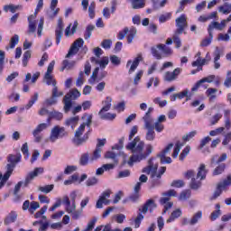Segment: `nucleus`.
I'll list each match as a JSON object with an SVG mask.
<instances>
[{
	"instance_id": "29",
	"label": "nucleus",
	"mask_w": 231,
	"mask_h": 231,
	"mask_svg": "<svg viewBox=\"0 0 231 231\" xmlns=\"http://www.w3.org/2000/svg\"><path fill=\"white\" fill-rule=\"evenodd\" d=\"M44 84H47V86H57V81L55 79H53V76L51 74H45L43 78Z\"/></svg>"
},
{
	"instance_id": "30",
	"label": "nucleus",
	"mask_w": 231,
	"mask_h": 231,
	"mask_svg": "<svg viewBox=\"0 0 231 231\" xmlns=\"http://www.w3.org/2000/svg\"><path fill=\"white\" fill-rule=\"evenodd\" d=\"M146 135H145V140L147 142H154L156 138V133L154 132V128H146Z\"/></svg>"
},
{
	"instance_id": "19",
	"label": "nucleus",
	"mask_w": 231,
	"mask_h": 231,
	"mask_svg": "<svg viewBox=\"0 0 231 231\" xmlns=\"http://www.w3.org/2000/svg\"><path fill=\"white\" fill-rule=\"evenodd\" d=\"M160 203L161 205H164V209L162 211V214H167V210H169L170 208H172V205H174V203L171 202V198L169 197H162L160 199Z\"/></svg>"
},
{
	"instance_id": "2",
	"label": "nucleus",
	"mask_w": 231,
	"mask_h": 231,
	"mask_svg": "<svg viewBox=\"0 0 231 231\" xmlns=\"http://www.w3.org/2000/svg\"><path fill=\"white\" fill-rule=\"evenodd\" d=\"M158 171V162H154V158H151L148 161V165L144 167L142 171L144 174H151L152 178V189H154V187H158L160 185V179L163 174H165V171H167L166 167H162L159 173H157Z\"/></svg>"
},
{
	"instance_id": "36",
	"label": "nucleus",
	"mask_w": 231,
	"mask_h": 231,
	"mask_svg": "<svg viewBox=\"0 0 231 231\" xmlns=\"http://www.w3.org/2000/svg\"><path fill=\"white\" fill-rule=\"evenodd\" d=\"M145 6V0H133L132 7L134 10H139V8H143Z\"/></svg>"
},
{
	"instance_id": "13",
	"label": "nucleus",
	"mask_w": 231,
	"mask_h": 231,
	"mask_svg": "<svg viewBox=\"0 0 231 231\" xmlns=\"http://www.w3.org/2000/svg\"><path fill=\"white\" fill-rule=\"evenodd\" d=\"M143 60V57H142V54H138L137 57L134 60H128L126 63V68H129L128 73L129 75H132V73H134L136 71V68L140 66V62Z\"/></svg>"
},
{
	"instance_id": "61",
	"label": "nucleus",
	"mask_w": 231,
	"mask_h": 231,
	"mask_svg": "<svg viewBox=\"0 0 231 231\" xmlns=\"http://www.w3.org/2000/svg\"><path fill=\"white\" fill-rule=\"evenodd\" d=\"M64 95V92L59 91V88H57V85L53 87L51 91V96L59 98V97H62Z\"/></svg>"
},
{
	"instance_id": "18",
	"label": "nucleus",
	"mask_w": 231,
	"mask_h": 231,
	"mask_svg": "<svg viewBox=\"0 0 231 231\" xmlns=\"http://www.w3.org/2000/svg\"><path fill=\"white\" fill-rule=\"evenodd\" d=\"M57 5H59V0H51V11L47 13V15L50 19H53V17H56L57 14H59L60 9L57 8Z\"/></svg>"
},
{
	"instance_id": "39",
	"label": "nucleus",
	"mask_w": 231,
	"mask_h": 231,
	"mask_svg": "<svg viewBox=\"0 0 231 231\" xmlns=\"http://www.w3.org/2000/svg\"><path fill=\"white\" fill-rule=\"evenodd\" d=\"M225 163L219 164L217 168L214 169L213 171V176H219V174H223L225 172L226 169Z\"/></svg>"
},
{
	"instance_id": "11",
	"label": "nucleus",
	"mask_w": 231,
	"mask_h": 231,
	"mask_svg": "<svg viewBox=\"0 0 231 231\" xmlns=\"http://www.w3.org/2000/svg\"><path fill=\"white\" fill-rule=\"evenodd\" d=\"M177 30L174 33H183L185 28L189 26L187 23V16L185 14H181L179 18L175 20Z\"/></svg>"
},
{
	"instance_id": "41",
	"label": "nucleus",
	"mask_w": 231,
	"mask_h": 231,
	"mask_svg": "<svg viewBox=\"0 0 231 231\" xmlns=\"http://www.w3.org/2000/svg\"><path fill=\"white\" fill-rule=\"evenodd\" d=\"M158 45L153 46L151 48V51H152V55L157 59V60H162V53L160 52V51H158Z\"/></svg>"
},
{
	"instance_id": "23",
	"label": "nucleus",
	"mask_w": 231,
	"mask_h": 231,
	"mask_svg": "<svg viewBox=\"0 0 231 231\" xmlns=\"http://www.w3.org/2000/svg\"><path fill=\"white\" fill-rule=\"evenodd\" d=\"M64 118V115L60 112L53 110L52 112L49 113V118L47 119V122H51V120H62Z\"/></svg>"
},
{
	"instance_id": "55",
	"label": "nucleus",
	"mask_w": 231,
	"mask_h": 231,
	"mask_svg": "<svg viewBox=\"0 0 231 231\" xmlns=\"http://www.w3.org/2000/svg\"><path fill=\"white\" fill-rule=\"evenodd\" d=\"M196 134H198L197 131L189 132V133L186 134L185 135H183L182 140L184 142H189V141L192 140V138H194V136H196Z\"/></svg>"
},
{
	"instance_id": "62",
	"label": "nucleus",
	"mask_w": 231,
	"mask_h": 231,
	"mask_svg": "<svg viewBox=\"0 0 231 231\" xmlns=\"http://www.w3.org/2000/svg\"><path fill=\"white\" fill-rule=\"evenodd\" d=\"M171 17H172V14L171 13H166L164 14H162L159 17V22L160 23H167V21H170Z\"/></svg>"
},
{
	"instance_id": "35",
	"label": "nucleus",
	"mask_w": 231,
	"mask_h": 231,
	"mask_svg": "<svg viewBox=\"0 0 231 231\" xmlns=\"http://www.w3.org/2000/svg\"><path fill=\"white\" fill-rule=\"evenodd\" d=\"M181 216V209H176L171 215V217L166 220V223H172L174 219H178Z\"/></svg>"
},
{
	"instance_id": "27",
	"label": "nucleus",
	"mask_w": 231,
	"mask_h": 231,
	"mask_svg": "<svg viewBox=\"0 0 231 231\" xmlns=\"http://www.w3.org/2000/svg\"><path fill=\"white\" fill-rule=\"evenodd\" d=\"M77 124H79V116L69 117L65 120V125L67 127H71V129H75V127H77Z\"/></svg>"
},
{
	"instance_id": "14",
	"label": "nucleus",
	"mask_w": 231,
	"mask_h": 231,
	"mask_svg": "<svg viewBox=\"0 0 231 231\" xmlns=\"http://www.w3.org/2000/svg\"><path fill=\"white\" fill-rule=\"evenodd\" d=\"M106 139H97V143L96 145V149L93 152L92 157H91V161L95 162L97 160H98L102 154V147H104V145H106Z\"/></svg>"
},
{
	"instance_id": "20",
	"label": "nucleus",
	"mask_w": 231,
	"mask_h": 231,
	"mask_svg": "<svg viewBox=\"0 0 231 231\" xmlns=\"http://www.w3.org/2000/svg\"><path fill=\"white\" fill-rule=\"evenodd\" d=\"M214 55V68L215 69H219L221 68V63H219V59H221V49L219 47H216Z\"/></svg>"
},
{
	"instance_id": "34",
	"label": "nucleus",
	"mask_w": 231,
	"mask_h": 231,
	"mask_svg": "<svg viewBox=\"0 0 231 231\" xmlns=\"http://www.w3.org/2000/svg\"><path fill=\"white\" fill-rule=\"evenodd\" d=\"M157 48L159 50H162V53L164 55H172V49H171L170 47H167V45L165 44H157Z\"/></svg>"
},
{
	"instance_id": "44",
	"label": "nucleus",
	"mask_w": 231,
	"mask_h": 231,
	"mask_svg": "<svg viewBox=\"0 0 231 231\" xmlns=\"http://www.w3.org/2000/svg\"><path fill=\"white\" fill-rule=\"evenodd\" d=\"M181 33L174 32L172 36V41L176 44V48H181V39H180V36Z\"/></svg>"
},
{
	"instance_id": "38",
	"label": "nucleus",
	"mask_w": 231,
	"mask_h": 231,
	"mask_svg": "<svg viewBox=\"0 0 231 231\" xmlns=\"http://www.w3.org/2000/svg\"><path fill=\"white\" fill-rule=\"evenodd\" d=\"M75 66V61H69L68 60H63L62 67L60 69V71H64V69H71Z\"/></svg>"
},
{
	"instance_id": "53",
	"label": "nucleus",
	"mask_w": 231,
	"mask_h": 231,
	"mask_svg": "<svg viewBox=\"0 0 231 231\" xmlns=\"http://www.w3.org/2000/svg\"><path fill=\"white\" fill-rule=\"evenodd\" d=\"M37 208H41V205L39 204V202L32 201L30 204L29 212L31 214H34V212H35V210H37Z\"/></svg>"
},
{
	"instance_id": "48",
	"label": "nucleus",
	"mask_w": 231,
	"mask_h": 231,
	"mask_svg": "<svg viewBox=\"0 0 231 231\" xmlns=\"http://www.w3.org/2000/svg\"><path fill=\"white\" fill-rule=\"evenodd\" d=\"M201 187V180H196V178L191 179L190 188L193 190H198Z\"/></svg>"
},
{
	"instance_id": "64",
	"label": "nucleus",
	"mask_w": 231,
	"mask_h": 231,
	"mask_svg": "<svg viewBox=\"0 0 231 231\" xmlns=\"http://www.w3.org/2000/svg\"><path fill=\"white\" fill-rule=\"evenodd\" d=\"M224 86L226 88H231V70H228L226 73V80L224 82Z\"/></svg>"
},
{
	"instance_id": "4",
	"label": "nucleus",
	"mask_w": 231,
	"mask_h": 231,
	"mask_svg": "<svg viewBox=\"0 0 231 231\" xmlns=\"http://www.w3.org/2000/svg\"><path fill=\"white\" fill-rule=\"evenodd\" d=\"M156 208V204L154 203V200L149 199L144 205H143L142 208H139V213L137 217L134 219V227L140 228V224L142 223V220L143 219V215L147 212V210H150V212H152V209Z\"/></svg>"
},
{
	"instance_id": "24",
	"label": "nucleus",
	"mask_w": 231,
	"mask_h": 231,
	"mask_svg": "<svg viewBox=\"0 0 231 231\" xmlns=\"http://www.w3.org/2000/svg\"><path fill=\"white\" fill-rule=\"evenodd\" d=\"M110 196L111 190L104 191L102 195L99 197L98 200L97 201L96 208H102V201H104V199H107V198H110Z\"/></svg>"
},
{
	"instance_id": "43",
	"label": "nucleus",
	"mask_w": 231,
	"mask_h": 231,
	"mask_svg": "<svg viewBox=\"0 0 231 231\" xmlns=\"http://www.w3.org/2000/svg\"><path fill=\"white\" fill-rule=\"evenodd\" d=\"M135 35H136V28L132 27L130 30H128V36H127L128 44H131V42H133V39H134Z\"/></svg>"
},
{
	"instance_id": "52",
	"label": "nucleus",
	"mask_w": 231,
	"mask_h": 231,
	"mask_svg": "<svg viewBox=\"0 0 231 231\" xmlns=\"http://www.w3.org/2000/svg\"><path fill=\"white\" fill-rule=\"evenodd\" d=\"M93 30H95V25H91V24L88 25L85 34H84V38L86 40L91 39V33H92Z\"/></svg>"
},
{
	"instance_id": "32",
	"label": "nucleus",
	"mask_w": 231,
	"mask_h": 231,
	"mask_svg": "<svg viewBox=\"0 0 231 231\" xmlns=\"http://www.w3.org/2000/svg\"><path fill=\"white\" fill-rule=\"evenodd\" d=\"M54 187L55 185L53 184L40 186L38 187V190H40V192H43V194H50V192L53 190Z\"/></svg>"
},
{
	"instance_id": "1",
	"label": "nucleus",
	"mask_w": 231,
	"mask_h": 231,
	"mask_svg": "<svg viewBox=\"0 0 231 231\" xmlns=\"http://www.w3.org/2000/svg\"><path fill=\"white\" fill-rule=\"evenodd\" d=\"M127 151L132 152V156L129 158L127 164L133 167L134 163L146 160L147 156L152 153L153 147L152 144H147L145 147V143L136 136L132 139L125 146Z\"/></svg>"
},
{
	"instance_id": "22",
	"label": "nucleus",
	"mask_w": 231,
	"mask_h": 231,
	"mask_svg": "<svg viewBox=\"0 0 231 231\" xmlns=\"http://www.w3.org/2000/svg\"><path fill=\"white\" fill-rule=\"evenodd\" d=\"M207 172L208 171H207L205 164H203V163L200 164V166L198 169L196 180H200V181L205 180V178H207Z\"/></svg>"
},
{
	"instance_id": "6",
	"label": "nucleus",
	"mask_w": 231,
	"mask_h": 231,
	"mask_svg": "<svg viewBox=\"0 0 231 231\" xmlns=\"http://www.w3.org/2000/svg\"><path fill=\"white\" fill-rule=\"evenodd\" d=\"M68 131L64 126H60L59 125L53 126L51 130V134L49 136V142L51 143H55L57 140H62V138H67Z\"/></svg>"
},
{
	"instance_id": "16",
	"label": "nucleus",
	"mask_w": 231,
	"mask_h": 231,
	"mask_svg": "<svg viewBox=\"0 0 231 231\" xmlns=\"http://www.w3.org/2000/svg\"><path fill=\"white\" fill-rule=\"evenodd\" d=\"M225 28H226V24H225V22H223V20L220 23L211 22L208 27L209 37H212V32H214V30H218L219 32H223Z\"/></svg>"
},
{
	"instance_id": "26",
	"label": "nucleus",
	"mask_w": 231,
	"mask_h": 231,
	"mask_svg": "<svg viewBox=\"0 0 231 231\" xmlns=\"http://www.w3.org/2000/svg\"><path fill=\"white\" fill-rule=\"evenodd\" d=\"M17 221V212L11 211L5 219V225H10L11 223H15Z\"/></svg>"
},
{
	"instance_id": "7",
	"label": "nucleus",
	"mask_w": 231,
	"mask_h": 231,
	"mask_svg": "<svg viewBox=\"0 0 231 231\" xmlns=\"http://www.w3.org/2000/svg\"><path fill=\"white\" fill-rule=\"evenodd\" d=\"M80 91L77 88H73L69 90V92L63 98V109L65 113H69L71 107L73 106V102L71 100H77V98L80 97Z\"/></svg>"
},
{
	"instance_id": "21",
	"label": "nucleus",
	"mask_w": 231,
	"mask_h": 231,
	"mask_svg": "<svg viewBox=\"0 0 231 231\" xmlns=\"http://www.w3.org/2000/svg\"><path fill=\"white\" fill-rule=\"evenodd\" d=\"M144 122V129H154V119L152 116H144L143 117Z\"/></svg>"
},
{
	"instance_id": "9",
	"label": "nucleus",
	"mask_w": 231,
	"mask_h": 231,
	"mask_svg": "<svg viewBox=\"0 0 231 231\" xmlns=\"http://www.w3.org/2000/svg\"><path fill=\"white\" fill-rule=\"evenodd\" d=\"M22 155L21 153H17L16 155L10 154L7 157L8 163L6 164V172L9 174H12L14 172V169H15V166L19 162H21Z\"/></svg>"
},
{
	"instance_id": "54",
	"label": "nucleus",
	"mask_w": 231,
	"mask_h": 231,
	"mask_svg": "<svg viewBox=\"0 0 231 231\" xmlns=\"http://www.w3.org/2000/svg\"><path fill=\"white\" fill-rule=\"evenodd\" d=\"M84 85V72L80 71L76 80V86L81 88Z\"/></svg>"
},
{
	"instance_id": "57",
	"label": "nucleus",
	"mask_w": 231,
	"mask_h": 231,
	"mask_svg": "<svg viewBox=\"0 0 231 231\" xmlns=\"http://www.w3.org/2000/svg\"><path fill=\"white\" fill-rule=\"evenodd\" d=\"M171 187H175V189H181V187H185V182L182 180H176L171 182Z\"/></svg>"
},
{
	"instance_id": "50",
	"label": "nucleus",
	"mask_w": 231,
	"mask_h": 231,
	"mask_svg": "<svg viewBox=\"0 0 231 231\" xmlns=\"http://www.w3.org/2000/svg\"><path fill=\"white\" fill-rule=\"evenodd\" d=\"M88 163H89V154L84 153L79 159V164L82 166H86L88 165Z\"/></svg>"
},
{
	"instance_id": "3",
	"label": "nucleus",
	"mask_w": 231,
	"mask_h": 231,
	"mask_svg": "<svg viewBox=\"0 0 231 231\" xmlns=\"http://www.w3.org/2000/svg\"><path fill=\"white\" fill-rule=\"evenodd\" d=\"M93 120V116H88V119L85 123L80 125V126L76 130L74 138L72 139V143L74 145H77L78 147L80 145H83V143H86L88 140H89V132H87L84 134V131H86V125L87 127H89L91 125ZM82 134H84L82 136Z\"/></svg>"
},
{
	"instance_id": "58",
	"label": "nucleus",
	"mask_w": 231,
	"mask_h": 231,
	"mask_svg": "<svg viewBox=\"0 0 231 231\" xmlns=\"http://www.w3.org/2000/svg\"><path fill=\"white\" fill-rule=\"evenodd\" d=\"M116 156H118V152H106L105 154L106 160H114V162H116Z\"/></svg>"
},
{
	"instance_id": "49",
	"label": "nucleus",
	"mask_w": 231,
	"mask_h": 231,
	"mask_svg": "<svg viewBox=\"0 0 231 231\" xmlns=\"http://www.w3.org/2000/svg\"><path fill=\"white\" fill-rule=\"evenodd\" d=\"M12 176L11 173H8L5 171V173L4 174V176L1 177V181H0V189H3V187H5V184L6 183V181H8V180H10V177Z\"/></svg>"
},
{
	"instance_id": "63",
	"label": "nucleus",
	"mask_w": 231,
	"mask_h": 231,
	"mask_svg": "<svg viewBox=\"0 0 231 231\" xmlns=\"http://www.w3.org/2000/svg\"><path fill=\"white\" fill-rule=\"evenodd\" d=\"M57 104V97L51 96V97L47 98L44 102L45 106H55Z\"/></svg>"
},
{
	"instance_id": "45",
	"label": "nucleus",
	"mask_w": 231,
	"mask_h": 231,
	"mask_svg": "<svg viewBox=\"0 0 231 231\" xmlns=\"http://www.w3.org/2000/svg\"><path fill=\"white\" fill-rule=\"evenodd\" d=\"M21 151H22L25 160H28V158H30V149L28 147V143H25L23 144Z\"/></svg>"
},
{
	"instance_id": "17",
	"label": "nucleus",
	"mask_w": 231,
	"mask_h": 231,
	"mask_svg": "<svg viewBox=\"0 0 231 231\" xmlns=\"http://www.w3.org/2000/svg\"><path fill=\"white\" fill-rule=\"evenodd\" d=\"M64 32V23H62V19L58 20V26L55 31L56 35V44H60V40L62 39V33Z\"/></svg>"
},
{
	"instance_id": "12",
	"label": "nucleus",
	"mask_w": 231,
	"mask_h": 231,
	"mask_svg": "<svg viewBox=\"0 0 231 231\" xmlns=\"http://www.w3.org/2000/svg\"><path fill=\"white\" fill-rule=\"evenodd\" d=\"M174 147L173 143L168 144L163 151H162L157 157L160 158L161 163H172V159L171 157L165 156L168 152H171V150Z\"/></svg>"
},
{
	"instance_id": "10",
	"label": "nucleus",
	"mask_w": 231,
	"mask_h": 231,
	"mask_svg": "<svg viewBox=\"0 0 231 231\" xmlns=\"http://www.w3.org/2000/svg\"><path fill=\"white\" fill-rule=\"evenodd\" d=\"M82 46H84V40H82V38L76 40L69 50V52L66 55V59H70V57H73V55H77Z\"/></svg>"
},
{
	"instance_id": "47",
	"label": "nucleus",
	"mask_w": 231,
	"mask_h": 231,
	"mask_svg": "<svg viewBox=\"0 0 231 231\" xmlns=\"http://www.w3.org/2000/svg\"><path fill=\"white\" fill-rule=\"evenodd\" d=\"M100 118H102V120H115V118H116V114H111V113H106L104 114V112L102 114H99Z\"/></svg>"
},
{
	"instance_id": "8",
	"label": "nucleus",
	"mask_w": 231,
	"mask_h": 231,
	"mask_svg": "<svg viewBox=\"0 0 231 231\" xmlns=\"http://www.w3.org/2000/svg\"><path fill=\"white\" fill-rule=\"evenodd\" d=\"M231 185V175H228L226 179L221 180L217 185V189L213 193V196L210 198L211 200L217 199L221 194H223V190H226V187H230Z\"/></svg>"
},
{
	"instance_id": "46",
	"label": "nucleus",
	"mask_w": 231,
	"mask_h": 231,
	"mask_svg": "<svg viewBox=\"0 0 231 231\" xmlns=\"http://www.w3.org/2000/svg\"><path fill=\"white\" fill-rule=\"evenodd\" d=\"M32 136L36 143H41V142H42V134L41 132H38L37 130L34 129L32 131Z\"/></svg>"
},
{
	"instance_id": "60",
	"label": "nucleus",
	"mask_w": 231,
	"mask_h": 231,
	"mask_svg": "<svg viewBox=\"0 0 231 231\" xmlns=\"http://www.w3.org/2000/svg\"><path fill=\"white\" fill-rule=\"evenodd\" d=\"M50 125V123H42L36 126L34 129L35 131H38V133H42V131H46L48 126Z\"/></svg>"
},
{
	"instance_id": "5",
	"label": "nucleus",
	"mask_w": 231,
	"mask_h": 231,
	"mask_svg": "<svg viewBox=\"0 0 231 231\" xmlns=\"http://www.w3.org/2000/svg\"><path fill=\"white\" fill-rule=\"evenodd\" d=\"M42 6H44V1L43 0H39L37 7L35 9V13L33 14H31L28 17V30H27V33L28 35H32V33H35L36 30H37V14H39V11L42 8Z\"/></svg>"
},
{
	"instance_id": "59",
	"label": "nucleus",
	"mask_w": 231,
	"mask_h": 231,
	"mask_svg": "<svg viewBox=\"0 0 231 231\" xmlns=\"http://www.w3.org/2000/svg\"><path fill=\"white\" fill-rule=\"evenodd\" d=\"M65 208L68 214H71V212H75V210H77V204L75 202H70Z\"/></svg>"
},
{
	"instance_id": "51",
	"label": "nucleus",
	"mask_w": 231,
	"mask_h": 231,
	"mask_svg": "<svg viewBox=\"0 0 231 231\" xmlns=\"http://www.w3.org/2000/svg\"><path fill=\"white\" fill-rule=\"evenodd\" d=\"M221 118H223V115L221 113L214 115L210 119L211 125H216V124H217Z\"/></svg>"
},
{
	"instance_id": "40",
	"label": "nucleus",
	"mask_w": 231,
	"mask_h": 231,
	"mask_svg": "<svg viewBox=\"0 0 231 231\" xmlns=\"http://www.w3.org/2000/svg\"><path fill=\"white\" fill-rule=\"evenodd\" d=\"M30 59H32V51H26L23 53V68H26V66H28V61L30 60Z\"/></svg>"
},
{
	"instance_id": "15",
	"label": "nucleus",
	"mask_w": 231,
	"mask_h": 231,
	"mask_svg": "<svg viewBox=\"0 0 231 231\" xmlns=\"http://www.w3.org/2000/svg\"><path fill=\"white\" fill-rule=\"evenodd\" d=\"M42 172H44V168L42 167L35 168L33 171L29 172L24 180V187H28V185L31 184L39 174H42Z\"/></svg>"
},
{
	"instance_id": "56",
	"label": "nucleus",
	"mask_w": 231,
	"mask_h": 231,
	"mask_svg": "<svg viewBox=\"0 0 231 231\" xmlns=\"http://www.w3.org/2000/svg\"><path fill=\"white\" fill-rule=\"evenodd\" d=\"M164 80L166 82H172V80H176V77L174 76L173 72L167 71L164 74Z\"/></svg>"
},
{
	"instance_id": "31",
	"label": "nucleus",
	"mask_w": 231,
	"mask_h": 231,
	"mask_svg": "<svg viewBox=\"0 0 231 231\" xmlns=\"http://www.w3.org/2000/svg\"><path fill=\"white\" fill-rule=\"evenodd\" d=\"M201 217H203V212L201 211H198L197 213H195L192 217L189 220V225L194 226L196 224L199 223V219H201Z\"/></svg>"
},
{
	"instance_id": "25",
	"label": "nucleus",
	"mask_w": 231,
	"mask_h": 231,
	"mask_svg": "<svg viewBox=\"0 0 231 231\" xmlns=\"http://www.w3.org/2000/svg\"><path fill=\"white\" fill-rule=\"evenodd\" d=\"M77 28H79L78 21L74 22L72 28H71V23H70L65 30L66 37H69L70 35H73L75 33V32H77Z\"/></svg>"
},
{
	"instance_id": "42",
	"label": "nucleus",
	"mask_w": 231,
	"mask_h": 231,
	"mask_svg": "<svg viewBox=\"0 0 231 231\" xmlns=\"http://www.w3.org/2000/svg\"><path fill=\"white\" fill-rule=\"evenodd\" d=\"M216 93H217V89L212 88H208L206 91V95L209 97V100H214L216 98Z\"/></svg>"
},
{
	"instance_id": "37",
	"label": "nucleus",
	"mask_w": 231,
	"mask_h": 231,
	"mask_svg": "<svg viewBox=\"0 0 231 231\" xmlns=\"http://www.w3.org/2000/svg\"><path fill=\"white\" fill-rule=\"evenodd\" d=\"M190 189H184L179 196V201H187L190 198Z\"/></svg>"
},
{
	"instance_id": "28",
	"label": "nucleus",
	"mask_w": 231,
	"mask_h": 231,
	"mask_svg": "<svg viewBox=\"0 0 231 231\" xmlns=\"http://www.w3.org/2000/svg\"><path fill=\"white\" fill-rule=\"evenodd\" d=\"M111 102H113V99L110 97H107L104 101V106L99 111V115H102V113H106L111 109Z\"/></svg>"
},
{
	"instance_id": "33",
	"label": "nucleus",
	"mask_w": 231,
	"mask_h": 231,
	"mask_svg": "<svg viewBox=\"0 0 231 231\" xmlns=\"http://www.w3.org/2000/svg\"><path fill=\"white\" fill-rule=\"evenodd\" d=\"M19 43V35L14 34V37L11 38L9 46L5 47V50H14L15 48V45Z\"/></svg>"
}]
</instances>
